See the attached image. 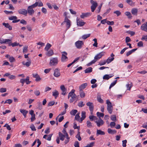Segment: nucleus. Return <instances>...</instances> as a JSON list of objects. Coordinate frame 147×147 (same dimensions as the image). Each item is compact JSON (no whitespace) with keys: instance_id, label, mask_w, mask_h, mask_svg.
<instances>
[{"instance_id":"9d476101","label":"nucleus","mask_w":147,"mask_h":147,"mask_svg":"<svg viewBox=\"0 0 147 147\" xmlns=\"http://www.w3.org/2000/svg\"><path fill=\"white\" fill-rule=\"evenodd\" d=\"M53 75L56 78H58L60 76L61 74L60 72V69L58 68H56L54 70Z\"/></svg>"},{"instance_id":"79ce46f5","label":"nucleus","mask_w":147,"mask_h":147,"mask_svg":"<svg viewBox=\"0 0 147 147\" xmlns=\"http://www.w3.org/2000/svg\"><path fill=\"white\" fill-rule=\"evenodd\" d=\"M20 111L23 115L27 114L28 113V111H27L24 109H20Z\"/></svg>"},{"instance_id":"f03ea898","label":"nucleus","mask_w":147,"mask_h":147,"mask_svg":"<svg viewBox=\"0 0 147 147\" xmlns=\"http://www.w3.org/2000/svg\"><path fill=\"white\" fill-rule=\"evenodd\" d=\"M59 62L58 59L57 57L51 58L50 59L49 65L51 66H55Z\"/></svg>"},{"instance_id":"72a5a7b5","label":"nucleus","mask_w":147,"mask_h":147,"mask_svg":"<svg viewBox=\"0 0 147 147\" xmlns=\"http://www.w3.org/2000/svg\"><path fill=\"white\" fill-rule=\"evenodd\" d=\"M53 52L52 50H50L49 51H48V52L47 53V55L49 56H51L53 54Z\"/></svg>"},{"instance_id":"b1692460","label":"nucleus","mask_w":147,"mask_h":147,"mask_svg":"<svg viewBox=\"0 0 147 147\" xmlns=\"http://www.w3.org/2000/svg\"><path fill=\"white\" fill-rule=\"evenodd\" d=\"M85 23V22H81L78 20H77V25L79 26H83L84 25Z\"/></svg>"},{"instance_id":"393cba45","label":"nucleus","mask_w":147,"mask_h":147,"mask_svg":"<svg viewBox=\"0 0 147 147\" xmlns=\"http://www.w3.org/2000/svg\"><path fill=\"white\" fill-rule=\"evenodd\" d=\"M80 118H80V113H78L76 115L75 117V119L80 122H80Z\"/></svg>"},{"instance_id":"864d4df0","label":"nucleus","mask_w":147,"mask_h":147,"mask_svg":"<svg viewBox=\"0 0 147 147\" xmlns=\"http://www.w3.org/2000/svg\"><path fill=\"white\" fill-rule=\"evenodd\" d=\"M9 61L11 63H12L15 61V59L12 56L9 57Z\"/></svg>"},{"instance_id":"bb28decb","label":"nucleus","mask_w":147,"mask_h":147,"mask_svg":"<svg viewBox=\"0 0 147 147\" xmlns=\"http://www.w3.org/2000/svg\"><path fill=\"white\" fill-rule=\"evenodd\" d=\"M105 134V132L100 130H97L96 135H104Z\"/></svg>"},{"instance_id":"7c9ffc66","label":"nucleus","mask_w":147,"mask_h":147,"mask_svg":"<svg viewBox=\"0 0 147 147\" xmlns=\"http://www.w3.org/2000/svg\"><path fill=\"white\" fill-rule=\"evenodd\" d=\"M92 71V68L91 67H89L84 70V72L85 73H88Z\"/></svg>"},{"instance_id":"58836bf2","label":"nucleus","mask_w":147,"mask_h":147,"mask_svg":"<svg viewBox=\"0 0 147 147\" xmlns=\"http://www.w3.org/2000/svg\"><path fill=\"white\" fill-rule=\"evenodd\" d=\"M77 112L78 111L77 110H72L71 111H70V113L71 115H73L74 116Z\"/></svg>"},{"instance_id":"dca6fc26","label":"nucleus","mask_w":147,"mask_h":147,"mask_svg":"<svg viewBox=\"0 0 147 147\" xmlns=\"http://www.w3.org/2000/svg\"><path fill=\"white\" fill-rule=\"evenodd\" d=\"M91 13L90 12H87L86 13H82V14L80 15V17L81 18H84L90 16Z\"/></svg>"},{"instance_id":"69168bd1","label":"nucleus","mask_w":147,"mask_h":147,"mask_svg":"<svg viewBox=\"0 0 147 147\" xmlns=\"http://www.w3.org/2000/svg\"><path fill=\"white\" fill-rule=\"evenodd\" d=\"M122 146L123 147H125L126 146V144L127 142V141L126 140H123L122 141Z\"/></svg>"},{"instance_id":"f8f14e48","label":"nucleus","mask_w":147,"mask_h":147,"mask_svg":"<svg viewBox=\"0 0 147 147\" xmlns=\"http://www.w3.org/2000/svg\"><path fill=\"white\" fill-rule=\"evenodd\" d=\"M18 11L20 14H22L25 16H26L27 14V11L26 9H19Z\"/></svg>"},{"instance_id":"39448f33","label":"nucleus","mask_w":147,"mask_h":147,"mask_svg":"<svg viewBox=\"0 0 147 147\" xmlns=\"http://www.w3.org/2000/svg\"><path fill=\"white\" fill-rule=\"evenodd\" d=\"M20 82L22 84V86H23L24 82H26L27 84H29L31 82L29 81V77L27 76L26 79L22 78L20 79Z\"/></svg>"},{"instance_id":"c9c22d12","label":"nucleus","mask_w":147,"mask_h":147,"mask_svg":"<svg viewBox=\"0 0 147 147\" xmlns=\"http://www.w3.org/2000/svg\"><path fill=\"white\" fill-rule=\"evenodd\" d=\"M86 125L88 128H91L92 127V123L89 121H86Z\"/></svg>"},{"instance_id":"09e8293b","label":"nucleus","mask_w":147,"mask_h":147,"mask_svg":"<svg viewBox=\"0 0 147 147\" xmlns=\"http://www.w3.org/2000/svg\"><path fill=\"white\" fill-rule=\"evenodd\" d=\"M78 105L79 107H82L84 106L85 104L83 103V101H81L78 103Z\"/></svg>"},{"instance_id":"37998d69","label":"nucleus","mask_w":147,"mask_h":147,"mask_svg":"<svg viewBox=\"0 0 147 147\" xmlns=\"http://www.w3.org/2000/svg\"><path fill=\"white\" fill-rule=\"evenodd\" d=\"M125 15L128 17V18L129 19H131V15L130 12H126L125 13Z\"/></svg>"},{"instance_id":"412c9836","label":"nucleus","mask_w":147,"mask_h":147,"mask_svg":"<svg viewBox=\"0 0 147 147\" xmlns=\"http://www.w3.org/2000/svg\"><path fill=\"white\" fill-rule=\"evenodd\" d=\"M87 86V83H85L81 85L79 87V90H82L86 88Z\"/></svg>"},{"instance_id":"2f4dec72","label":"nucleus","mask_w":147,"mask_h":147,"mask_svg":"<svg viewBox=\"0 0 147 147\" xmlns=\"http://www.w3.org/2000/svg\"><path fill=\"white\" fill-rule=\"evenodd\" d=\"M80 94L82 98H83L85 96V94L83 90H80Z\"/></svg>"},{"instance_id":"7ed1b4c3","label":"nucleus","mask_w":147,"mask_h":147,"mask_svg":"<svg viewBox=\"0 0 147 147\" xmlns=\"http://www.w3.org/2000/svg\"><path fill=\"white\" fill-rule=\"evenodd\" d=\"M107 110L110 114H111L113 111V107L111 105V103L109 100H107Z\"/></svg>"},{"instance_id":"4468645a","label":"nucleus","mask_w":147,"mask_h":147,"mask_svg":"<svg viewBox=\"0 0 147 147\" xmlns=\"http://www.w3.org/2000/svg\"><path fill=\"white\" fill-rule=\"evenodd\" d=\"M64 22L66 23V27L67 29L70 28L71 26V23L70 20L68 19L67 17H65L64 21Z\"/></svg>"},{"instance_id":"a19ab883","label":"nucleus","mask_w":147,"mask_h":147,"mask_svg":"<svg viewBox=\"0 0 147 147\" xmlns=\"http://www.w3.org/2000/svg\"><path fill=\"white\" fill-rule=\"evenodd\" d=\"M28 46H24L23 49V53H26L28 51Z\"/></svg>"},{"instance_id":"680f3d73","label":"nucleus","mask_w":147,"mask_h":147,"mask_svg":"<svg viewBox=\"0 0 147 147\" xmlns=\"http://www.w3.org/2000/svg\"><path fill=\"white\" fill-rule=\"evenodd\" d=\"M7 91V89L5 88H1L0 89V92L1 93L5 92Z\"/></svg>"},{"instance_id":"20e7f679","label":"nucleus","mask_w":147,"mask_h":147,"mask_svg":"<svg viewBox=\"0 0 147 147\" xmlns=\"http://www.w3.org/2000/svg\"><path fill=\"white\" fill-rule=\"evenodd\" d=\"M86 105L89 107L91 114L92 115L94 109V106L93 103L90 102H88L86 103Z\"/></svg>"},{"instance_id":"ea45409f","label":"nucleus","mask_w":147,"mask_h":147,"mask_svg":"<svg viewBox=\"0 0 147 147\" xmlns=\"http://www.w3.org/2000/svg\"><path fill=\"white\" fill-rule=\"evenodd\" d=\"M114 59V57L111 58L109 57L107 59L106 61L107 63L108 64L113 61Z\"/></svg>"},{"instance_id":"8fccbe9b","label":"nucleus","mask_w":147,"mask_h":147,"mask_svg":"<svg viewBox=\"0 0 147 147\" xmlns=\"http://www.w3.org/2000/svg\"><path fill=\"white\" fill-rule=\"evenodd\" d=\"M117 80H115L110 85L109 88L110 89L111 87L114 86L116 83Z\"/></svg>"},{"instance_id":"4d7b16f0","label":"nucleus","mask_w":147,"mask_h":147,"mask_svg":"<svg viewBox=\"0 0 147 147\" xmlns=\"http://www.w3.org/2000/svg\"><path fill=\"white\" fill-rule=\"evenodd\" d=\"M107 62L106 60L101 61L99 63V64L100 65H102L105 64Z\"/></svg>"},{"instance_id":"603ef678","label":"nucleus","mask_w":147,"mask_h":147,"mask_svg":"<svg viewBox=\"0 0 147 147\" xmlns=\"http://www.w3.org/2000/svg\"><path fill=\"white\" fill-rule=\"evenodd\" d=\"M97 116L100 118L101 117H103L104 116V114L99 112H97L96 113Z\"/></svg>"},{"instance_id":"a878e982","label":"nucleus","mask_w":147,"mask_h":147,"mask_svg":"<svg viewBox=\"0 0 147 147\" xmlns=\"http://www.w3.org/2000/svg\"><path fill=\"white\" fill-rule=\"evenodd\" d=\"M137 50V49H133L128 51L126 53V56L127 57L129 56V55L131 54H132V53L134 52Z\"/></svg>"},{"instance_id":"f704fd0d","label":"nucleus","mask_w":147,"mask_h":147,"mask_svg":"<svg viewBox=\"0 0 147 147\" xmlns=\"http://www.w3.org/2000/svg\"><path fill=\"white\" fill-rule=\"evenodd\" d=\"M126 2L131 6L134 5V3L131 0H126Z\"/></svg>"},{"instance_id":"2eb2a0df","label":"nucleus","mask_w":147,"mask_h":147,"mask_svg":"<svg viewBox=\"0 0 147 147\" xmlns=\"http://www.w3.org/2000/svg\"><path fill=\"white\" fill-rule=\"evenodd\" d=\"M95 122L96 123L98 127H100V126L102 125L104 122L100 118L98 120L96 121Z\"/></svg>"},{"instance_id":"c756f323","label":"nucleus","mask_w":147,"mask_h":147,"mask_svg":"<svg viewBox=\"0 0 147 147\" xmlns=\"http://www.w3.org/2000/svg\"><path fill=\"white\" fill-rule=\"evenodd\" d=\"M28 61L26 63H25L24 62H23L22 63L23 65H25L27 67H28L30 65L31 63V61L30 59H28Z\"/></svg>"},{"instance_id":"6ab92c4d","label":"nucleus","mask_w":147,"mask_h":147,"mask_svg":"<svg viewBox=\"0 0 147 147\" xmlns=\"http://www.w3.org/2000/svg\"><path fill=\"white\" fill-rule=\"evenodd\" d=\"M140 28L142 30L147 32V22L146 23L142 24Z\"/></svg>"},{"instance_id":"774afa93","label":"nucleus","mask_w":147,"mask_h":147,"mask_svg":"<svg viewBox=\"0 0 147 147\" xmlns=\"http://www.w3.org/2000/svg\"><path fill=\"white\" fill-rule=\"evenodd\" d=\"M74 146L75 147H80L78 141H76L75 142Z\"/></svg>"},{"instance_id":"473e14b6","label":"nucleus","mask_w":147,"mask_h":147,"mask_svg":"<svg viewBox=\"0 0 147 147\" xmlns=\"http://www.w3.org/2000/svg\"><path fill=\"white\" fill-rule=\"evenodd\" d=\"M112 76H109V75L106 74L103 76V78L104 80H108Z\"/></svg>"},{"instance_id":"5fc2aeb1","label":"nucleus","mask_w":147,"mask_h":147,"mask_svg":"<svg viewBox=\"0 0 147 147\" xmlns=\"http://www.w3.org/2000/svg\"><path fill=\"white\" fill-rule=\"evenodd\" d=\"M90 34L84 35L82 36V38L83 39H86L87 38L89 37L90 36Z\"/></svg>"},{"instance_id":"338daca9","label":"nucleus","mask_w":147,"mask_h":147,"mask_svg":"<svg viewBox=\"0 0 147 147\" xmlns=\"http://www.w3.org/2000/svg\"><path fill=\"white\" fill-rule=\"evenodd\" d=\"M55 103L54 101H51L49 102L48 106H51L53 105Z\"/></svg>"},{"instance_id":"f3484780","label":"nucleus","mask_w":147,"mask_h":147,"mask_svg":"<svg viewBox=\"0 0 147 147\" xmlns=\"http://www.w3.org/2000/svg\"><path fill=\"white\" fill-rule=\"evenodd\" d=\"M59 137L60 140L62 141H63L64 140L65 138L66 137V136L64 134H63L61 132H59L58 133Z\"/></svg>"},{"instance_id":"5701e85b","label":"nucleus","mask_w":147,"mask_h":147,"mask_svg":"<svg viewBox=\"0 0 147 147\" xmlns=\"http://www.w3.org/2000/svg\"><path fill=\"white\" fill-rule=\"evenodd\" d=\"M108 133L111 134H113L116 133L117 131L115 130H113L109 128L107 130Z\"/></svg>"},{"instance_id":"a18cd8bd","label":"nucleus","mask_w":147,"mask_h":147,"mask_svg":"<svg viewBox=\"0 0 147 147\" xmlns=\"http://www.w3.org/2000/svg\"><path fill=\"white\" fill-rule=\"evenodd\" d=\"M37 103L38 105L37 108L40 110L42 109V106L41 103L40 102H37Z\"/></svg>"},{"instance_id":"0e129e2a","label":"nucleus","mask_w":147,"mask_h":147,"mask_svg":"<svg viewBox=\"0 0 147 147\" xmlns=\"http://www.w3.org/2000/svg\"><path fill=\"white\" fill-rule=\"evenodd\" d=\"M4 127H6L7 129L9 130H10L11 129V128L9 125L7 123H6L4 126Z\"/></svg>"},{"instance_id":"6e6d98bb","label":"nucleus","mask_w":147,"mask_h":147,"mask_svg":"<svg viewBox=\"0 0 147 147\" xmlns=\"http://www.w3.org/2000/svg\"><path fill=\"white\" fill-rule=\"evenodd\" d=\"M111 119L113 121H117V119L116 115H112L111 117Z\"/></svg>"},{"instance_id":"49530a36","label":"nucleus","mask_w":147,"mask_h":147,"mask_svg":"<svg viewBox=\"0 0 147 147\" xmlns=\"http://www.w3.org/2000/svg\"><path fill=\"white\" fill-rule=\"evenodd\" d=\"M5 44H8L9 46H11V40L9 39H5Z\"/></svg>"},{"instance_id":"f257e3e1","label":"nucleus","mask_w":147,"mask_h":147,"mask_svg":"<svg viewBox=\"0 0 147 147\" xmlns=\"http://www.w3.org/2000/svg\"><path fill=\"white\" fill-rule=\"evenodd\" d=\"M75 91V90L72 89L68 94V98L69 99L70 97H71L69 100V102L70 103L73 102L77 97L76 95L74 93Z\"/></svg>"},{"instance_id":"1a4fd4ad","label":"nucleus","mask_w":147,"mask_h":147,"mask_svg":"<svg viewBox=\"0 0 147 147\" xmlns=\"http://www.w3.org/2000/svg\"><path fill=\"white\" fill-rule=\"evenodd\" d=\"M83 44V42L81 40H78L75 42V45L78 49H81Z\"/></svg>"},{"instance_id":"4c0bfd02","label":"nucleus","mask_w":147,"mask_h":147,"mask_svg":"<svg viewBox=\"0 0 147 147\" xmlns=\"http://www.w3.org/2000/svg\"><path fill=\"white\" fill-rule=\"evenodd\" d=\"M51 45L49 43H48L45 47V50L48 51L49 49L51 47Z\"/></svg>"},{"instance_id":"9b49d317","label":"nucleus","mask_w":147,"mask_h":147,"mask_svg":"<svg viewBox=\"0 0 147 147\" xmlns=\"http://www.w3.org/2000/svg\"><path fill=\"white\" fill-rule=\"evenodd\" d=\"M60 89L62 91L61 94L63 95H65L66 94L67 91V88H65V86L63 85H62L60 86Z\"/></svg>"},{"instance_id":"3c124183","label":"nucleus","mask_w":147,"mask_h":147,"mask_svg":"<svg viewBox=\"0 0 147 147\" xmlns=\"http://www.w3.org/2000/svg\"><path fill=\"white\" fill-rule=\"evenodd\" d=\"M97 99L98 102L100 103H102L103 102V100L101 98L100 96H98L97 97Z\"/></svg>"},{"instance_id":"e2e57ef3","label":"nucleus","mask_w":147,"mask_h":147,"mask_svg":"<svg viewBox=\"0 0 147 147\" xmlns=\"http://www.w3.org/2000/svg\"><path fill=\"white\" fill-rule=\"evenodd\" d=\"M12 102V100L10 99H9L6 100L5 101L4 103H8L9 104H10Z\"/></svg>"},{"instance_id":"aec40b11","label":"nucleus","mask_w":147,"mask_h":147,"mask_svg":"<svg viewBox=\"0 0 147 147\" xmlns=\"http://www.w3.org/2000/svg\"><path fill=\"white\" fill-rule=\"evenodd\" d=\"M2 25L4 26L6 28H8L9 30H11L12 29V27L10 26L8 23H5L3 22L2 23Z\"/></svg>"},{"instance_id":"4be33fe9","label":"nucleus","mask_w":147,"mask_h":147,"mask_svg":"<svg viewBox=\"0 0 147 147\" xmlns=\"http://www.w3.org/2000/svg\"><path fill=\"white\" fill-rule=\"evenodd\" d=\"M86 112L84 111H82V117L80 118V122H82L86 117Z\"/></svg>"},{"instance_id":"423d86ee","label":"nucleus","mask_w":147,"mask_h":147,"mask_svg":"<svg viewBox=\"0 0 147 147\" xmlns=\"http://www.w3.org/2000/svg\"><path fill=\"white\" fill-rule=\"evenodd\" d=\"M90 2L92 4V5L91 6V11L92 12H93L97 6V3L96 2H95L93 0H90Z\"/></svg>"},{"instance_id":"de8ad7c7","label":"nucleus","mask_w":147,"mask_h":147,"mask_svg":"<svg viewBox=\"0 0 147 147\" xmlns=\"http://www.w3.org/2000/svg\"><path fill=\"white\" fill-rule=\"evenodd\" d=\"M80 132L79 131L78 133V134L76 136V138H78V140L79 141H81L82 140L80 136Z\"/></svg>"},{"instance_id":"c03bdc74","label":"nucleus","mask_w":147,"mask_h":147,"mask_svg":"<svg viewBox=\"0 0 147 147\" xmlns=\"http://www.w3.org/2000/svg\"><path fill=\"white\" fill-rule=\"evenodd\" d=\"M138 12V10L137 9H133L131 10L132 13L134 15H136Z\"/></svg>"},{"instance_id":"0eeeda50","label":"nucleus","mask_w":147,"mask_h":147,"mask_svg":"<svg viewBox=\"0 0 147 147\" xmlns=\"http://www.w3.org/2000/svg\"><path fill=\"white\" fill-rule=\"evenodd\" d=\"M105 52L102 51L100 52L99 54L96 55L94 57V59L95 62L97 60L101 58V57L105 55Z\"/></svg>"},{"instance_id":"cd10ccee","label":"nucleus","mask_w":147,"mask_h":147,"mask_svg":"<svg viewBox=\"0 0 147 147\" xmlns=\"http://www.w3.org/2000/svg\"><path fill=\"white\" fill-rule=\"evenodd\" d=\"M65 138L66 139L65 140L64 142L65 144H67L69 141L70 138L69 137V135L68 134H66Z\"/></svg>"},{"instance_id":"bf43d9fd","label":"nucleus","mask_w":147,"mask_h":147,"mask_svg":"<svg viewBox=\"0 0 147 147\" xmlns=\"http://www.w3.org/2000/svg\"><path fill=\"white\" fill-rule=\"evenodd\" d=\"M113 13H114L116 14L117 16H120L121 14V13L120 11H118V10H117V11H115Z\"/></svg>"},{"instance_id":"a211bd4d","label":"nucleus","mask_w":147,"mask_h":147,"mask_svg":"<svg viewBox=\"0 0 147 147\" xmlns=\"http://www.w3.org/2000/svg\"><path fill=\"white\" fill-rule=\"evenodd\" d=\"M27 13H28V14L31 16L34 13V10L33 9L31 8L30 7L29 8L28 6L27 9Z\"/></svg>"},{"instance_id":"052dcab7","label":"nucleus","mask_w":147,"mask_h":147,"mask_svg":"<svg viewBox=\"0 0 147 147\" xmlns=\"http://www.w3.org/2000/svg\"><path fill=\"white\" fill-rule=\"evenodd\" d=\"M19 45V43L16 42L11 43V46H12V47H14L17 46Z\"/></svg>"},{"instance_id":"13d9d810","label":"nucleus","mask_w":147,"mask_h":147,"mask_svg":"<svg viewBox=\"0 0 147 147\" xmlns=\"http://www.w3.org/2000/svg\"><path fill=\"white\" fill-rule=\"evenodd\" d=\"M138 46L140 47H143V43L142 41L139 42L137 44Z\"/></svg>"},{"instance_id":"c85d7f7f","label":"nucleus","mask_w":147,"mask_h":147,"mask_svg":"<svg viewBox=\"0 0 147 147\" xmlns=\"http://www.w3.org/2000/svg\"><path fill=\"white\" fill-rule=\"evenodd\" d=\"M52 93L53 96H54L55 98L57 97L59 94V92L56 90H55Z\"/></svg>"},{"instance_id":"ddd939ff","label":"nucleus","mask_w":147,"mask_h":147,"mask_svg":"<svg viewBox=\"0 0 147 147\" xmlns=\"http://www.w3.org/2000/svg\"><path fill=\"white\" fill-rule=\"evenodd\" d=\"M17 18L16 16H12L9 18V20H13L12 22L13 23H17L20 21V20H17Z\"/></svg>"},{"instance_id":"e433bc0d","label":"nucleus","mask_w":147,"mask_h":147,"mask_svg":"<svg viewBox=\"0 0 147 147\" xmlns=\"http://www.w3.org/2000/svg\"><path fill=\"white\" fill-rule=\"evenodd\" d=\"M38 5V2H36L34 4H32V5L29 6V8L30 7L31 8L33 9V8L36 7V6Z\"/></svg>"},{"instance_id":"6e6552de","label":"nucleus","mask_w":147,"mask_h":147,"mask_svg":"<svg viewBox=\"0 0 147 147\" xmlns=\"http://www.w3.org/2000/svg\"><path fill=\"white\" fill-rule=\"evenodd\" d=\"M61 53H62L61 58V61L63 62L66 61L68 59V57H67V53L65 51L62 52Z\"/></svg>"}]
</instances>
